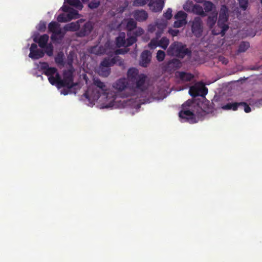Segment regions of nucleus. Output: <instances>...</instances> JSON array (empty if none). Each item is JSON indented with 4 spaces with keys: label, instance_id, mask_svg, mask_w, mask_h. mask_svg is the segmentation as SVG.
I'll return each mask as SVG.
<instances>
[{
    "label": "nucleus",
    "instance_id": "0eeeda50",
    "mask_svg": "<svg viewBox=\"0 0 262 262\" xmlns=\"http://www.w3.org/2000/svg\"><path fill=\"white\" fill-rule=\"evenodd\" d=\"M119 58V57H115L111 59L104 58L99 66L98 72L99 75L104 77H107L111 73L110 67L117 62Z\"/></svg>",
    "mask_w": 262,
    "mask_h": 262
},
{
    "label": "nucleus",
    "instance_id": "6e6552de",
    "mask_svg": "<svg viewBox=\"0 0 262 262\" xmlns=\"http://www.w3.org/2000/svg\"><path fill=\"white\" fill-rule=\"evenodd\" d=\"M192 33L196 37H200L202 35L203 31V23L201 17H195L189 23Z\"/></svg>",
    "mask_w": 262,
    "mask_h": 262
},
{
    "label": "nucleus",
    "instance_id": "4be33fe9",
    "mask_svg": "<svg viewBox=\"0 0 262 262\" xmlns=\"http://www.w3.org/2000/svg\"><path fill=\"white\" fill-rule=\"evenodd\" d=\"M45 53L40 49L36 50L30 52L29 56L33 59H38L43 57Z\"/></svg>",
    "mask_w": 262,
    "mask_h": 262
},
{
    "label": "nucleus",
    "instance_id": "6e6d98bb",
    "mask_svg": "<svg viewBox=\"0 0 262 262\" xmlns=\"http://www.w3.org/2000/svg\"><path fill=\"white\" fill-rule=\"evenodd\" d=\"M66 88L63 89L61 91V94H63L64 95H68L70 92H71V89H68V88L66 87Z\"/></svg>",
    "mask_w": 262,
    "mask_h": 262
},
{
    "label": "nucleus",
    "instance_id": "423d86ee",
    "mask_svg": "<svg viewBox=\"0 0 262 262\" xmlns=\"http://www.w3.org/2000/svg\"><path fill=\"white\" fill-rule=\"evenodd\" d=\"M48 32L52 33L51 40L58 42L63 39L66 34L65 32L62 31L60 24L55 21H52L49 24Z\"/></svg>",
    "mask_w": 262,
    "mask_h": 262
},
{
    "label": "nucleus",
    "instance_id": "c9c22d12",
    "mask_svg": "<svg viewBox=\"0 0 262 262\" xmlns=\"http://www.w3.org/2000/svg\"><path fill=\"white\" fill-rule=\"evenodd\" d=\"M187 14L183 11H180L178 12L177 14L174 15V18L176 19L187 20Z\"/></svg>",
    "mask_w": 262,
    "mask_h": 262
},
{
    "label": "nucleus",
    "instance_id": "f704fd0d",
    "mask_svg": "<svg viewBox=\"0 0 262 262\" xmlns=\"http://www.w3.org/2000/svg\"><path fill=\"white\" fill-rule=\"evenodd\" d=\"M127 36L128 38L126 39L125 47H128L133 45L137 41V38H136V36H133L132 35Z\"/></svg>",
    "mask_w": 262,
    "mask_h": 262
},
{
    "label": "nucleus",
    "instance_id": "20e7f679",
    "mask_svg": "<svg viewBox=\"0 0 262 262\" xmlns=\"http://www.w3.org/2000/svg\"><path fill=\"white\" fill-rule=\"evenodd\" d=\"M167 53L169 56L180 58H183L186 55L190 56L191 55V50L187 48L185 45L179 41H174L171 43L168 48Z\"/></svg>",
    "mask_w": 262,
    "mask_h": 262
},
{
    "label": "nucleus",
    "instance_id": "2f4dec72",
    "mask_svg": "<svg viewBox=\"0 0 262 262\" xmlns=\"http://www.w3.org/2000/svg\"><path fill=\"white\" fill-rule=\"evenodd\" d=\"M250 47V44L247 41H242L239 45L238 52H245Z\"/></svg>",
    "mask_w": 262,
    "mask_h": 262
},
{
    "label": "nucleus",
    "instance_id": "ddd939ff",
    "mask_svg": "<svg viewBox=\"0 0 262 262\" xmlns=\"http://www.w3.org/2000/svg\"><path fill=\"white\" fill-rule=\"evenodd\" d=\"M151 59V53L148 50H144L141 53L140 65L142 67L146 68L150 63Z\"/></svg>",
    "mask_w": 262,
    "mask_h": 262
},
{
    "label": "nucleus",
    "instance_id": "cd10ccee",
    "mask_svg": "<svg viewBox=\"0 0 262 262\" xmlns=\"http://www.w3.org/2000/svg\"><path fill=\"white\" fill-rule=\"evenodd\" d=\"M239 102L228 103L223 105L222 108L225 110H232L233 111H236L239 106Z\"/></svg>",
    "mask_w": 262,
    "mask_h": 262
},
{
    "label": "nucleus",
    "instance_id": "393cba45",
    "mask_svg": "<svg viewBox=\"0 0 262 262\" xmlns=\"http://www.w3.org/2000/svg\"><path fill=\"white\" fill-rule=\"evenodd\" d=\"M91 52L92 53L99 55H102L105 53V49L102 46H94L91 49Z\"/></svg>",
    "mask_w": 262,
    "mask_h": 262
},
{
    "label": "nucleus",
    "instance_id": "c03bdc74",
    "mask_svg": "<svg viewBox=\"0 0 262 262\" xmlns=\"http://www.w3.org/2000/svg\"><path fill=\"white\" fill-rule=\"evenodd\" d=\"M165 57V52L162 50H159L157 53V59L158 61L161 62L164 60Z\"/></svg>",
    "mask_w": 262,
    "mask_h": 262
},
{
    "label": "nucleus",
    "instance_id": "bb28decb",
    "mask_svg": "<svg viewBox=\"0 0 262 262\" xmlns=\"http://www.w3.org/2000/svg\"><path fill=\"white\" fill-rule=\"evenodd\" d=\"M67 3L79 10H82L83 8V5L79 0H67Z\"/></svg>",
    "mask_w": 262,
    "mask_h": 262
},
{
    "label": "nucleus",
    "instance_id": "aec40b11",
    "mask_svg": "<svg viewBox=\"0 0 262 262\" xmlns=\"http://www.w3.org/2000/svg\"><path fill=\"white\" fill-rule=\"evenodd\" d=\"M166 26L167 21H165V20H161V22H160V20L157 21V26L158 29V30L156 33L157 39H158L161 37L163 33V31L164 29L166 28Z\"/></svg>",
    "mask_w": 262,
    "mask_h": 262
},
{
    "label": "nucleus",
    "instance_id": "37998d69",
    "mask_svg": "<svg viewBox=\"0 0 262 262\" xmlns=\"http://www.w3.org/2000/svg\"><path fill=\"white\" fill-rule=\"evenodd\" d=\"M187 24V20L177 19L173 23L174 28H180Z\"/></svg>",
    "mask_w": 262,
    "mask_h": 262
},
{
    "label": "nucleus",
    "instance_id": "a211bd4d",
    "mask_svg": "<svg viewBox=\"0 0 262 262\" xmlns=\"http://www.w3.org/2000/svg\"><path fill=\"white\" fill-rule=\"evenodd\" d=\"M63 29L65 31V32L67 31L77 32L80 29V24L78 21L76 22H72L64 26Z\"/></svg>",
    "mask_w": 262,
    "mask_h": 262
},
{
    "label": "nucleus",
    "instance_id": "2eb2a0df",
    "mask_svg": "<svg viewBox=\"0 0 262 262\" xmlns=\"http://www.w3.org/2000/svg\"><path fill=\"white\" fill-rule=\"evenodd\" d=\"M133 15L135 19L140 22L145 21L148 16V13L144 10H136Z\"/></svg>",
    "mask_w": 262,
    "mask_h": 262
},
{
    "label": "nucleus",
    "instance_id": "09e8293b",
    "mask_svg": "<svg viewBox=\"0 0 262 262\" xmlns=\"http://www.w3.org/2000/svg\"><path fill=\"white\" fill-rule=\"evenodd\" d=\"M168 66L171 67V65L174 66L176 68H178L180 66V62L177 59H173L168 62Z\"/></svg>",
    "mask_w": 262,
    "mask_h": 262
},
{
    "label": "nucleus",
    "instance_id": "052dcab7",
    "mask_svg": "<svg viewBox=\"0 0 262 262\" xmlns=\"http://www.w3.org/2000/svg\"><path fill=\"white\" fill-rule=\"evenodd\" d=\"M83 3L88 2L89 0H81Z\"/></svg>",
    "mask_w": 262,
    "mask_h": 262
},
{
    "label": "nucleus",
    "instance_id": "f8f14e48",
    "mask_svg": "<svg viewBox=\"0 0 262 262\" xmlns=\"http://www.w3.org/2000/svg\"><path fill=\"white\" fill-rule=\"evenodd\" d=\"M148 5L152 12H158L162 10L164 3L163 0H150Z\"/></svg>",
    "mask_w": 262,
    "mask_h": 262
},
{
    "label": "nucleus",
    "instance_id": "3c124183",
    "mask_svg": "<svg viewBox=\"0 0 262 262\" xmlns=\"http://www.w3.org/2000/svg\"><path fill=\"white\" fill-rule=\"evenodd\" d=\"M40 68L43 71V72L46 71L49 68V64L47 62H40Z\"/></svg>",
    "mask_w": 262,
    "mask_h": 262
},
{
    "label": "nucleus",
    "instance_id": "8fccbe9b",
    "mask_svg": "<svg viewBox=\"0 0 262 262\" xmlns=\"http://www.w3.org/2000/svg\"><path fill=\"white\" fill-rule=\"evenodd\" d=\"M239 106H243L244 107V111L246 113H248L251 112L250 107L247 104V103L244 102H241L239 103Z\"/></svg>",
    "mask_w": 262,
    "mask_h": 262
},
{
    "label": "nucleus",
    "instance_id": "c85d7f7f",
    "mask_svg": "<svg viewBox=\"0 0 262 262\" xmlns=\"http://www.w3.org/2000/svg\"><path fill=\"white\" fill-rule=\"evenodd\" d=\"M203 6L205 12H210L215 8L214 5L210 1H205Z\"/></svg>",
    "mask_w": 262,
    "mask_h": 262
},
{
    "label": "nucleus",
    "instance_id": "9d476101",
    "mask_svg": "<svg viewBox=\"0 0 262 262\" xmlns=\"http://www.w3.org/2000/svg\"><path fill=\"white\" fill-rule=\"evenodd\" d=\"M100 90L95 88H89L83 96L91 103L97 101L101 96Z\"/></svg>",
    "mask_w": 262,
    "mask_h": 262
},
{
    "label": "nucleus",
    "instance_id": "a18cd8bd",
    "mask_svg": "<svg viewBox=\"0 0 262 262\" xmlns=\"http://www.w3.org/2000/svg\"><path fill=\"white\" fill-rule=\"evenodd\" d=\"M158 39H152L151 40L150 42L148 44V47L151 49H154L156 48L157 46H159V41L157 40Z\"/></svg>",
    "mask_w": 262,
    "mask_h": 262
},
{
    "label": "nucleus",
    "instance_id": "a19ab883",
    "mask_svg": "<svg viewBox=\"0 0 262 262\" xmlns=\"http://www.w3.org/2000/svg\"><path fill=\"white\" fill-rule=\"evenodd\" d=\"M67 16H68L67 14H64V13L60 14L58 16V17L57 18V20L58 22H60V23H65V22L69 21L70 20Z\"/></svg>",
    "mask_w": 262,
    "mask_h": 262
},
{
    "label": "nucleus",
    "instance_id": "f257e3e1",
    "mask_svg": "<svg viewBox=\"0 0 262 262\" xmlns=\"http://www.w3.org/2000/svg\"><path fill=\"white\" fill-rule=\"evenodd\" d=\"M127 79L120 78L113 85L118 91H124L122 97L138 96L147 90V77L144 74H139L137 69L129 68L127 73Z\"/></svg>",
    "mask_w": 262,
    "mask_h": 262
},
{
    "label": "nucleus",
    "instance_id": "1a4fd4ad",
    "mask_svg": "<svg viewBox=\"0 0 262 262\" xmlns=\"http://www.w3.org/2000/svg\"><path fill=\"white\" fill-rule=\"evenodd\" d=\"M208 93V89L203 84L198 83L190 88L189 94L193 97L204 96Z\"/></svg>",
    "mask_w": 262,
    "mask_h": 262
},
{
    "label": "nucleus",
    "instance_id": "4c0bfd02",
    "mask_svg": "<svg viewBox=\"0 0 262 262\" xmlns=\"http://www.w3.org/2000/svg\"><path fill=\"white\" fill-rule=\"evenodd\" d=\"M45 49L46 53L49 56H52L53 54V46L51 43L47 45L46 47L43 48Z\"/></svg>",
    "mask_w": 262,
    "mask_h": 262
},
{
    "label": "nucleus",
    "instance_id": "de8ad7c7",
    "mask_svg": "<svg viewBox=\"0 0 262 262\" xmlns=\"http://www.w3.org/2000/svg\"><path fill=\"white\" fill-rule=\"evenodd\" d=\"M37 29L40 32H45L46 29V23L45 21H40L38 25Z\"/></svg>",
    "mask_w": 262,
    "mask_h": 262
},
{
    "label": "nucleus",
    "instance_id": "ea45409f",
    "mask_svg": "<svg viewBox=\"0 0 262 262\" xmlns=\"http://www.w3.org/2000/svg\"><path fill=\"white\" fill-rule=\"evenodd\" d=\"M237 1L240 8L243 11L246 10L248 6L249 0H237Z\"/></svg>",
    "mask_w": 262,
    "mask_h": 262
},
{
    "label": "nucleus",
    "instance_id": "412c9836",
    "mask_svg": "<svg viewBox=\"0 0 262 262\" xmlns=\"http://www.w3.org/2000/svg\"><path fill=\"white\" fill-rule=\"evenodd\" d=\"M126 29L127 30V35H132V31L137 28V23L133 18H130L126 24Z\"/></svg>",
    "mask_w": 262,
    "mask_h": 262
},
{
    "label": "nucleus",
    "instance_id": "9b49d317",
    "mask_svg": "<svg viewBox=\"0 0 262 262\" xmlns=\"http://www.w3.org/2000/svg\"><path fill=\"white\" fill-rule=\"evenodd\" d=\"M93 29V26L91 22L85 23L81 28L76 33L77 36L82 37L89 35Z\"/></svg>",
    "mask_w": 262,
    "mask_h": 262
},
{
    "label": "nucleus",
    "instance_id": "5fc2aeb1",
    "mask_svg": "<svg viewBox=\"0 0 262 262\" xmlns=\"http://www.w3.org/2000/svg\"><path fill=\"white\" fill-rule=\"evenodd\" d=\"M156 28H157V24L156 25H150L148 28V31L152 33L156 30Z\"/></svg>",
    "mask_w": 262,
    "mask_h": 262
},
{
    "label": "nucleus",
    "instance_id": "5701e85b",
    "mask_svg": "<svg viewBox=\"0 0 262 262\" xmlns=\"http://www.w3.org/2000/svg\"><path fill=\"white\" fill-rule=\"evenodd\" d=\"M42 73L48 76V80L49 81L50 77L56 78V73H58L56 68L49 67L46 71H43Z\"/></svg>",
    "mask_w": 262,
    "mask_h": 262
},
{
    "label": "nucleus",
    "instance_id": "864d4df0",
    "mask_svg": "<svg viewBox=\"0 0 262 262\" xmlns=\"http://www.w3.org/2000/svg\"><path fill=\"white\" fill-rule=\"evenodd\" d=\"M169 33L173 37L177 36L179 33V31L176 29H169Z\"/></svg>",
    "mask_w": 262,
    "mask_h": 262
},
{
    "label": "nucleus",
    "instance_id": "13d9d810",
    "mask_svg": "<svg viewBox=\"0 0 262 262\" xmlns=\"http://www.w3.org/2000/svg\"><path fill=\"white\" fill-rule=\"evenodd\" d=\"M62 10L64 12H69V11L71 9V8L69 7L68 6L64 5L62 7Z\"/></svg>",
    "mask_w": 262,
    "mask_h": 262
},
{
    "label": "nucleus",
    "instance_id": "72a5a7b5",
    "mask_svg": "<svg viewBox=\"0 0 262 262\" xmlns=\"http://www.w3.org/2000/svg\"><path fill=\"white\" fill-rule=\"evenodd\" d=\"M144 33V30L140 28H136L133 31H132V35L133 36H136V38H137V37L143 35Z\"/></svg>",
    "mask_w": 262,
    "mask_h": 262
},
{
    "label": "nucleus",
    "instance_id": "79ce46f5",
    "mask_svg": "<svg viewBox=\"0 0 262 262\" xmlns=\"http://www.w3.org/2000/svg\"><path fill=\"white\" fill-rule=\"evenodd\" d=\"M78 14V12L76 10L71 8V9L67 13V15H68L67 16L68 17L70 21L72 19L75 18L76 16Z\"/></svg>",
    "mask_w": 262,
    "mask_h": 262
},
{
    "label": "nucleus",
    "instance_id": "6ab92c4d",
    "mask_svg": "<svg viewBox=\"0 0 262 262\" xmlns=\"http://www.w3.org/2000/svg\"><path fill=\"white\" fill-rule=\"evenodd\" d=\"M126 35L124 32H120L118 37L116 38V45L117 47L120 48L125 47L126 46Z\"/></svg>",
    "mask_w": 262,
    "mask_h": 262
},
{
    "label": "nucleus",
    "instance_id": "7ed1b4c3",
    "mask_svg": "<svg viewBox=\"0 0 262 262\" xmlns=\"http://www.w3.org/2000/svg\"><path fill=\"white\" fill-rule=\"evenodd\" d=\"M69 64L71 66V68L63 72V79L61 78L59 73H56V78L50 77L49 78V82L52 85H56L58 88L67 87L68 89H72L76 85L73 82L74 70L72 67V61Z\"/></svg>",
    "mask_w": 262,
    "mask_h": 262
},
{
    "label": "nucleus",
    "instance_id": "f03ea898",
    "mask_svg": "<svg viewBox=\"0 0 262 262\" xmlns=\"http://www.w3.org/2000/svg\"><path fill=\"white\" fill-rule=\"evenodd\" d=\"M212 111V106L208 101L196 103L189 100L183 104V110L179 112V117L182 121L193 124Z\"/></svg>",
    "mask_w": 262,
    "mask_h": 262
},
{
    "label": "nucleus",
    "instance_id": "603ef678",
    "mask_svg": "<svg viewBox=\"0 0 262 262\" xmlns=\"http://www.w3.org/2000/svg\"><path fill=\"white\" fill-rule=\"evenodd\" d=\"M129 51V49H117L116 51V53L117 54H125V53H127V52Z\"/></svg>",
    "mask_w": 262,
    "mask_h": 262
},
{
    "label": "nucleus",
    "instance_id": "b1692460",
    "mask_svg": "<svg viewBox=\"0 0 262 262\" xmlns=\"http://www.w3.org/2000/svg\"><path fill=\"white\" fill-rule=\"evenodd\" d=\"M192 12L194 14L199 15L202 16H206V13L204 11L203 7L198 4L194 5Z\"/></svg>",
    "mask_w": 262,
    "mask_h": 262
},
{
    "label": "nucleus",
    "instance_id": "bf43d9fd",
    "mask_svg": "<svg viewBox=\"0 0 262 262\" xmlns=\"http://www.w3.org/2000/svg\"><path fill=\"white\" fill-rule=\"evenodd\" d=\"M219 60L221 61L223 63L226 64L228 62V60L225 58L224 57L220 56L219 57Z\"/></svg>",
    "mask_w": 262,
    "mask_h": 262
},
{
    "label": "nucleus",
    "instance_id": "4d7b16f0",
    "mask_svg": "<svg viewBox=\"0 0 262 262\" xmlns=\"http://www.w3.org/2000/svg\"><path fill=\"white\" fill-rule=\"evenodd\" d=\"M36 50H38L37 49V46L36 45V44L35 43H32L31 45V47H30V52H32Z\"/></svg>",
    "mask_w": 262,
    "mask_h": 262
},
{
    "label": "nucleus",
    "instance_id": "c756f323",
    "mask_svg": "<svg viewBox=\"0 0 262 262\" xmlns=\"http://www.w3.org/2000/svg\"><path fill=\"white\" fill-rule=\"evenodd\" d=\"M158 41L159 46L164 50L167 48L169 43V39L166 37H162L159 40H158Z\"/></svg>",
    "mask_w": 262,
    "mask_h": 262
},
{
    "label": "nucleus",
    "instance_id": "49530a36",
    "mask_svg": "<svg viewBox=\"0 0 262 262\" xmlns=\"http://www.w3.org/2000/svg\"><path fill=\"white\" fill-rule=\"evenodd\" d=\"M164 17L165 18L166 20H169L172 17V9L171 8H168L166 12L163 14Z\"/></svg>",
    "mask_w": 262,
    "mask_h": 262
},
{
    "label": "nucleus",
    "instance_id": "7c9ffc66",
    "mask_svg": "<svg viewBox=\"0 0 262 262\" xmlns=\"http://www.w3.org/2000/svg\"><path fill=\"white\" fill-rule=\"evenodd\" d=\"M64 54L62 52L58 53L55 57V61L58 65L63 66L64 62L63 61Z\"/></svg>",
    "mask_w": 262,
    "mask_h": 262
},
{
    "label": "nucleus",
    "instance_id": "dca6fc26",
    "mask_svg": "<svg viewBox=\"0 0 262 262\" xmlns=\"http://www.w3.org/2000/svg\"><path fill=\"white\" fill-rule=\"evenodd\" d=\"M217 14V12L214 11L208 16L207 20V25L210 29L213 28L216 23Z\"/></svg>",
    "mask_w": 262,
    "mask_h": 262
},
{
    "label": "nucleus",
    "instance_id": "e433bc0d",
    "mask_svg": "<svg viewBox=\"0 0 262 262\" xmlns=\"http://www.w3.org/2000/svg\"><path fill=\"white\" fill-rule=\"evenodd\" d=\"M100 5V1L93 0L88 4V7L91 9H94L98 8Z\"/></svg>",
    "mask_w": 262,
    "mask_h": 262
},
{
    "label": "nucleus",
    "instance_id": "a878e982",
    "mask_svg": "<svg viewBox=\"0 0 262 262\" xmlns=\"http://www.w3.org/2000/svg\"><path fill=\"white\" fill-rule=\"evenodd\" d=\"M93 83L96 86V88L98 89L99 88L101 91L102 93H104L106 91V85L99 79H94Z\"/></svg>",
    "mask_w": 262,
    "mask_h": 262
},
{
    "label": "nucleus",
    "instance_id": "473e14b6",
    "mask_svg": "<svg viewBox=\"0 0 262 262\" xmlns=\"http://www.w3.org/2000/svg\"><path fill=\"white\" fill-rule=\"evenodd\" d=\"M194 5L192 1H187L184 5L183 9L188 12H192Z\"/></svg>",
    "mask_w": 262,
    "mask_h": 262
},
{
    "label": "nucleus",
    "instance_id": "4468645a",
    "mask_svg": "<svg viewBox=\"0 0 262 262\" xmlns=\"http://www.w3.org/2000/svg\"><path fill=\"white\" fill-rule=\"evenodd\" d=\"M176 76L183 82L190 81L194 78L193 74L185 72H177L176 73Z\"/></svg>",
    "mask_w": 262,
    "mask_h": 262
},
{
    "label": "nucleus",
    "instance_id": "58836bf2",
    "mask_svg": "<svg viewBox=\"0 0 262 262\" xmlns=\"http://www.w3.org/2000/svg\"><path fill=\"white\" fill-rule=\"evenodd\" d=\"M150 0H135L133 2V5L136 7H142L145 6L147 3H149Z\"/></svg>",
    "mask_w": 262,
    "mask_h": 262
},
{
    "label": "nucleus",
    "instance_id": "39448f33",
    "mask_svg": "<svg viewBox=\"0 0 262 262\" xmlns=\"http://www.w3.org/2000/svg\"><path fill=\"white\" fill-rule=\"evenodd\" d=\"M228 18L229 9L226 5H223L221 7L217 21V26L221 29V31L216 32L215 30H213L212 33L215 35L221 34L222 35H224L229 29V26L226 24Z\"/></svg>",
    "mask_w": 262,
    "mask_h": 262
},
{
    "label": "nucleus",
    "instance_id": "f3484780",
    "mask_svg": "<svg viewBox=\"0 0 262 262\" xmlns=\"http://www.w3.org/2000/svg\"><path fill=\"white\" fill-rule=\"evenodd\" d=\"M49 40V36L47 34L41 35L38 38L35 37L33 38V41L38 43L40 48H44L46 46Z\"/></svg>",
    "mask_w": 262,
    "mask_h": 262
}]
</instances>
